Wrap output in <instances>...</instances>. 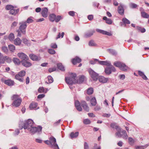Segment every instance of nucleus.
I'll return each mask as SVG.
<instances>
[{
	"label": "nucleus",
	"mask_w": 149,
	"mask_h": 149,
	"mask_svg": "<svg viewBox=\"0 0 149 149\" xmlns=\"http://www.w3.org/2000/svg\"><path fill=\"white\" fill-rule=\"evenodd\" d=\"M77 75L75 73H71L69 77H66L65 80L68 84L72 85L76 84Z\"/></svg>",
	"instance_id": "f257e3e1"
},
{
	"label": "nucleus",
	"mask_w": 149,
	"mask_h": 149,
	"mask_svg": "<svg viewBox=\"0 0 149 149\" xmlns=\"http://www.w3.org/2000/svg\"><path fill=\"white\" fill-rule=\"evenodd\" d=\"M11 100H13L12 105L16 107L19 106L22 101V99L19 95H13L11 97Z\"/></svg>",
	"instance_id": "f03ea898"
},
{
	"label": "nucleus",
	"mask_w": 149,
	"mask_h": 149,
	"mask_svg": "<svg viewBox=\"0 0 149 149\" xmlns=\"http://www.w3.org/2000/svg\"><path fill=\"white\" fill-rule=\"evenodd\" d=\"M34 122L31 119H29L24 122V126L22 127H21V129L23 128L24 129H27L28 130L30 129L33 125Z\"/></svg>",
	"instance_id": "7ed1b4c3"
},
{
	"label": "nucleus",
	"mask_w": 149,
	"mask_h": 149,
	"mask_svg": "<svg viewBox=\"0 0 149 149\" xmlns=\"http://www.w3.org/2000/svg\"><path fill=\"white\" fill-rule=\"evenodd\" d=\"M113 65L116 67H118L120 70L123 71H126L128 69V67L125 64L119 61L114 62Z\"/></svg>",
	"instance_id": "20e7f679"
},
{
	"label": "nucleus",
	"mask_w": 149,
	"mask_h": 149,
	"mask_svg": "<svg viewBox=\"0 0 149 149\" xmlns=\"http://www.w3.org/2000/svg\"><path fill=\"white\" fill-rule=\"evenodd\" d=\"M49 139L50 143V147L53 149H59L58 144L56 143V139L53 136L50 137Z\"/></svg>",
	"instance_id": "39448f33"
},
{
	"label": "nucleus",
	"mask_w": 149,
	"mask_h": 149,
	"mask_svg": "<svg viewBox=\"0 0 149 149\" xmlns=\"http://www.w3.org/2000/svg\"><path fill=\"white\" fill-rule=\"evenodd\" d=\"M88 71L93 80L95 81H97L98 78V74L90 68L88 69Z\"/></svg>",
	"instance_id": "423d86ee"
},
{
	"label": "nucleus",
	"mask_w": 149,
	"mask_h": 149,
	"mask_svg": "<svg viewBox=\"0 0 149 149\" xmlns=\"http://www.w3.org/2000/svg\"><path fill=\"white\" fill-rule=\"evenodd\" d=\"M42 129V127L41 126L38 125L37 127H35L33 125L28 130L33 134L36 132L40 134L41 132Z\"/></svg>",
	"instance_id": "0eeeda50"
},
{
	"label": "nucleus",
	"mask_w": 149,
	"mask_h": 149,
	"mask_svg": "<svg viewBox=\"0 0 149 149\" xmlns=\"http://www.w3.org/2000/svg\"><path fill=\"white\" fill-rule=\"evenodd\" d=\"M26 74V72L24 70H22L19 72L18 74L15 76V79L20 82H23L24 79L23 77Z\"/></svg>",
	"instance_id": "6e6552de"
},
{
	"label": "nucleus",
	"mask_w": 149,
	"mask_h": 149,
	"mask_svg": "<svg viewBox=\"0 0 149 149\" xmlns=\"http://www.w3.org/2000/svg\"><path fill=\"white\" fill-rule=\"evenodd\" d=\"M19 29L21 31L22 34L25 35L26 33V29L27 26V24H26L25 22L23 21L19 22Z\"/></svg>",
	"instance_id": "1a4fd4ad"
},
{
	"label": "nucleus",
	"mask_w": 149,
	"mask_h": 149,
	"mask_svg": "<svg viewBox=\"0 0 149 149\" xmlns=\"http://www.w3.org/2000/svg\"><path fill=\"white\" fill-rule=\"evenodd\" d=\"M74 104L76 108L79 111L82 110V108L84 107V103L83 102H82L80 103L78 100H76L74 102Z\"/></svg>",
	"instance_id": "9d476101"
},
{
	"label": "nucleus",
	"mask_w": 149,
	"mask_h": 149,
	"mask_svg": "<svg viewBox=\"0 0 149 149\" xmlns=\"http://www.w3.org/2000/svg\"><path fill=\"white\" fill-rule=\"evenodd\" d=\"M121 133L124 134V135H122V134L119 132H117L115 133V135L118 138L122 137L123 139H127L128 138V136L125 130H123Z\"/></svg>",
	"instance_id": "9b49d317"
},
{
	"label": "nucleus",
	"mask_w": 149,
	"mask_h": 149,
	"mask_svg": "<svg viewBox=\"0 0 149 149\" xmlns=\"http://www.w3.org/2000/svg\"><path fill=\"white\" fill-rule=\"evenodd\" d=\"M105 68L104 71L107 74H109L111 73L112 71L115 72L116 71L115 68L113 65H111Z\"/></svg>",
	"instance_id": "f8f14e48"
},
{
	"label": "nucleus",
	"mask_w": 149,
	"mask_h": 149,
	"mask_svg": "<svg viewBox=\"0 0 149 149\" xmlns=\"http://www.w3.org/2000/svg\"><path fill=\"white\" fill-rule=\"evenodd\" d=\"M29 59H25L22 60L21 61L22 65L24 66L26 68L29 67L32 65L31 63L28 61Z\"/></svg>",
	"instance_id": "ddd939ff"
},
{
	"label": "nucleus",
	"mask_w": 149,
	"mask_h": 149,
	"mask_svg": "<svg viewBox=\"0 0 149 149\" xmlns=\"http://www.w3.org/2000/svg\"><path fill=\"white\" fill-rule=\"evenodd\" d=\"M30 58L34 61H38L41 59V57L33 54H31L29 55Z\"/></svg>",
	"instance_id": "4468645a"
},
{
	"label": "nucleus",
	"mask_w": 149,
	"mask_h": 149,
	"mask_svg": "<svg viewBox=\"0 0 149 149\" xmlns=\"http://www.w3.org/2000/svg\"><path fill=\"white\" fill-rule=\"evenodd\" d=\"M17 55L22 60L29 59L28 56L24 53H19L17 54Z\"/></svg>",
	"instance_id": "2eb2a0df"
},
{
	"label": "nucleus",
	"mask_w": 149,
	"mask_h": 149,
	"mask_svg": "<svg viewBox=\"0 0 149 149\" xmlns=\"http://www.w3.org/2000/svg\"><path fill=\"white\" fill-rule=\"evenodd\" d=\"M120 4V6L118 7V11L119 14L121 15H123L124 12L123 7L122 4Z\"/></svg>",
	"instance_id": "dca6fc26"
},
{
	"label": "nucleus",
	"mask_w": 149,
	"mask_h": 149,
	"mask_svg": "<svg viewBox=\"0 0 149 149\" xmlns=\"http://www.w3.org/2000/svg\"><path fill=\"white\" fill-rule=\"evenodd\" d=\"M96 30V31L97 32L102 33L104 35H107L109 36H111L112 35V34L106 31H104L103 30L99 29H97Z\"/></svg>",
	"instance_id": "f3484780"
},
{
	"label": "nucleus",
	"mask_w": 149,
	"mask_h": 149,
	"mask_svg": "<svg viewBox=\"0 0 149 149\" xmlns=\"http://www.w3.org/2000/svg\"><path fill=\"white\" fill-rule=\"evenodd\" d=\"M48 9L47 8H43L42 11V15L43 17H46L48 16L47 13Z\"/></svg>",
	"instance_id": "a211bd4d"
},
{
	"label": "nucleus",
	"mask_w": 149,
	"mask_h": 149,
	"mask_svg": "<svg viewBox=\"0 0 149 149\" xmlns=\"http://www.w3.org/2000/svg\"><path fill=\"white\" fill-rule=\"evenodd\" d=\"M72 61L73 64L74 65H76L77 63H80L81 61V59L77 56L73 58Z\"/></svg>",
	"instance_id": "6ab92c4d"
},
{
	"label": "nucleus",
	"mask_w": 149,
	"mask_h": 149,
	"mask_svg": "<svg viewBox=\"0 0 149 149\" xmlns=\"http://www.w3.org/2000/svg\"><path fill=\"white\" fill-rule=\"evenodd\" d=\"M19 8H18L17 9H14V8H13L12 9L10 10L9 13L12 15L15 16L19 12Z\"/></svg>",
	"instance_id": "aec40b11"
},
{
	"label": "nucleus",
	"mask_w": 149,
	"mask_h": 149,
	"mask_svg": "<svg viewBox=\"0 0 149 149\" xmlns=\"http://www.w3.org/2000/svg\"><path fill=\"white\" fill-rule=\"evenodd\" d=\"M84 81V76L79 75L78 76V79H76V84H80L82 83Z\"/></svg>",
	"instance_id": "412c9836"
},
{
	"label": "nucleus",
	"mask_w": 149,
	"mask_h": 149,
	"mask_svg": "<svg viewBox=\"0 0 149 149\" xmlns=\"http://www.w3.org/2000/svg\"><path fill=\"white\" fill-rule=\"evenodd\" d=\"M4 83L6 85L10 86H13L14 84V81L10 79L5 80L4 81Z\"/></svg>",
	"instance_id": "4be33fe9"
},
{
	"label": "nucleus",
	"mask_w": 149,
	"mask_h": 149,
	"mask_svg": "<svg viewBox=\"0 0 149 149\" xmlns=\"http://www.w3.org/2000/svg\"><path fill=\"white\" fill-rule=\"evenodd\" d=\"M98 79L100 82L103 83L107 82L108 80L107 78H106L102 76L98 77Z\"/></svg>",
	"instance_id": "5701e85b"
},
{
	"label": "nucleus",
	"mask_w": 149,
	"mask_h": 149,
	"mask_svg": "<svg viewBox=\"0 0 149 149\" xmlns=\"http://www.w3.org/2000/svg\"><path fill=\"white\" fill-rule=\"evenodd\" d=\"M99 63L102 65H106L107 66H110L111 65L110 62L107 61H99Z\"/></svg>",
	"instance_id": "b1692460"
},
{
	"label": "nucleus",
	"mask_w": 149,
	"mask_h": 149,
	"mask_svg": "<svg viewBox=\"0 0 149 149\" xmlns=\"http://www.w3.org/2000/svg\"><path fill=\"white\" fill-rule=\"evenodd\" d=\"M56 17V15L54 13L50 14L49 16V20L52 22L55 21Z\"/></svg>",
	"instance_id": "393cba45"
},
{
	"label": "nucleus",
	"mask_w": 149,
	"mask_h": 149,
	"mask_svg": "<svg viewBox=\"0 0 149 149\" xmlns=\"http://www.w3.org/2000/svg\"><path fill=\"white\" fill-rule=\"evenodd\" d=\"M14 42L15 45H20L21 44L22 40L19 38H17L14 40Z\"/></svg>",
	"instance_id": "a878e982"
},
{
	"label": "nucleus",
	"mask_w": 149,
	"mask_h": 149,
	"mask_svg": "<svg viewBox=\"0 0 149 149\" xmlns=\"http://www.w3.org/2000/svg\"><path fill=\"white\" fill-rule=\"evenodd\" d=\"M79 133L78 132L74 133L73 132H71L70 134V136L71 139H72L74 138L77 137L78 136Z\"/></svg>",
	"instance_id": "bb28decb"
},
{
	"label": "nucleus",
	"mask_w": 149,
	"mask_h": 149,
	"mask_svg": "<svg viewBox=\"0 0 149 149\" xmlns=\"http://www.w3.org/2000/svg\"><path fill=\"white\" fill-rule=\"evenodd\" d=\"M103 19V20L105 21V22L106 23L109 24H111L112 23V20L108 18L106 16L104 17Z\"/></svg>",
	"instance_id": "cd10ccee"
},
{
	"label": "nucleus",
	"mask_w": 149,
	"mask_h": 149,
	"mask_svg": "<svg viewBox=\"0 0 149 149\" xmlns=\"http://www.w3.org/2000/svg\"><path fill=\"white\" fill-rule=\"evenodd\" d=\"M91 103L92 106H95L97 104V102L95 97H93L91 100Z\"/></svg>",
	"instance_id": "c85d7f7f"
},
{
	"label": "nucleus",
	"mask_w": 149,
	"mask_h": 149,
	"mask_svg": "<svg viewBox=\"0 0 149 149\" xmlns=\"http://www.w3.org/2000/svg\"><path fill=\"white\" fill-rule=\"evenodd\" d=\"M13 61L15 64L17 65H19L21 63V61H20L18 58L16 57L13 58Z\"/></svg>",
	"instance_id": "c756f323"
},
{
	"label": "nucleus",
	"mask_w": 149,
	"mask_h": 149,
	"mask_svg": "<svg viewBox=\"0 0 149 149\" xmlns=\"http://www.w3.org/2000/svg\"><path fill=\"white\" fill-rule=\"evenodd\" d=\"M38 104L37 103L32 102L31 103L29 106V107L30 109L32 110L36 108Z\"/></svg>",
	"instance_id": "7c9ffc66"
},
{
	"label": "nucleus",
	"mask_w": 149,
	"mask_h": 149,
	"mask_svg": "<svg viewBox=\"0 0 149 149\" xmlns=\"http://www.w3.org/2000/svg\"><path fill=\"white\" fill-rule=\"evenodd\" d=\"M95 31L94 30L90 31L89 32L86 33L85 34V36L86 38L90 37L93 35V34L95 33Z\"/></svg>",
	"instance_id": "2f4dec72"
},
{
	"label": "nucleus",
	"mask_w": 149,
	"mask_h": 149,
	"mask_svg": "<svg viewBox=\"0 0 149 149\" xmlns=\"http://www.w3.org/2000/svg\"><path fill=\"white\" fill-rule=\"evenodd\" d=\"M57 67L60 70L64 71L65 70L64 67L62 65L61 63H58L57 64Z\"/></svg>",
	"instance_id": "473e14b6"
},
{
	"label": "nucleus",
	"mask_w": 149,
	"mask_h": 149,
	"mask_svg": "<svg viewBox=\"0 0 149 149\" xmlns=\"http://www.w3.org/2000/svg\"><path fill=\"white\" fill-rule=\"evenodd\" d=\"M93 88L92 87H90L87 89L86 93L88 95H91L93 93Z\"/></svg>",
	"instance_id": "72a5a7b5"
},
{
	"label": "nucleus",
	"mask_w": 149,
	"mask_h": 149,
	"mask_svg": "<svg viewBox=\"0 0 149 149\" xmlns=\"http://www.w3.org/2000/svg\"><path fill=\"white\" fill-rule=\"evenodd\" d=\"M108 51L109 53L113 55L116 56L117 54V52L114 49H109Z\"/></svg>",
	"instance_id": "f704fd0d"
},
{
	"label": "nucleus",
	"mask_w": 149,
	"mask_h": 149,
	"mask_svg": "<svg viewBox=\"0 0 149 149\" xmlns=\"http://www.w3.org/2000/svg\"><path fill=\"white\" fill-rule=\"evenodd\" d=\"M136 28L141 33H144L146 31V29L144 28H142L139 26H137Z\"/></svg>",
	"instance_id": "c9c22d12"
},
{
	"label": "nucleus",
	"mask_w": 149,
	"mask_h": 149,
	"mask_svg": "<svg viewBox=\"0 0 149 149\" xmlns=\"http://www.w3.org/2000/svg\"><path fill=\"white\" fill-rule=\"evenodd\" d=\"M88 45L90 46H96L97 45V44L95 43L94 41L93 40L89 41Z\"/></svg>",
	"instance_id": "e433bc0d"
},
{
	"label": "nucleus",
	"mask_w": 149,
	"mask_h": 149,
	"mask_svg": "<svg viewBox=\"0 0 149 149\" xmlns=\"http://www.w3.org/2000/svg\"><path fill=\"white\" fill-rule=\"evenodd\" d=\"M8 47L9 49L12 52H13L15 49V46L13 45H10Z\"/></svg>",
	"instance_id": "4c0bfd02"
},
{
	"label": "nucleus",
	"mask_w": 149,
	"mask_h": 149,
	"mask_svg": "<svg viewBox=\"0 0 149 149\" xmlns=\"http://www.w3.org/2000/svg\"><path fill=\"white\" fill-rule=\"evenodd\" d=\"M14 38V35L13 33H11L8 36V39L10 41H13V40Z\"/></svg>",
	"instance_id": "58836bf2"
},
{
	"label": "nucleus",
	"mask_w": 149,
	"mask_h": 149,
	"mask_svg": "<svg viewBox=\"0 0 149 149\" xmlns=\"http://www.w3.org/2000/svg\"><path fill=\"white\" fill-rule=\"evenodd\" d=\"M142 16L145 18H149V15L145 12H142L141 13Z\"/></svg>",
	"instance_id": "ea45409f"
},
{
	"label": "nucleus",
	"mask_w": 149,
	"mask_h": 149,
	"mask_svg": "<svg viewBox=\"0 0 149 149\" xmlns=\"http://www.w3.org/2000/svg\"><path fill=\"white\" fill-rule=\"evenodd\" d=\"M14 8L13 6L10 5H8L6 6L5 9L6 10H11Z\"/></svg>",
	"instance_id": "a19ab883"
},
{
	"label": "nucleus",
	"mask_w": 149,
	"mask_h": 149,
	"mask_svg": "<svg viewBox=\"0 0 149 149\" xmlns=\"http://www.w3.org/2000/svg\"><path fill=\"white\" fill-rule=\"evenodd\" d=\"M64 33L62 32L61 33L60 32L57 35V37L56 38V40H57L58 38H60L61 37V38H63L64 36Z\"/></svg>",
	"instance_id": "79ce46f5"
},
{
	"label": "nucleus",
	"mask_w": 149,
	"mask_h": 149,
	"mask_svg": "<svg viewBox=\"0 0 149 149\" xmlns=\"http://www.w3.org/2000/svg\"><path fill=\"white\" fill-rule=\"evenodd\" d=\"M31 17H29L26 21H24V22H25L26 24H27V23L30 24L32 23L33 21V20L31 18Z\"/></svg>",
	"instance_id": "37998d69"
},
{
	"label": "nucleus",
	"mask_w": 149,
	"mask_h": 149,
	"mask_svg": "<svg viewBox=\"0 0 149 149\" xmlns=\"http://www.w3.org/2000/svg\"><path fill=\"white\" fill-rule=\"evenodd\" d=\"M4 58L5 59V61H6V62L8 63H10L12 61V59L10 57L7 56H5Z\"/></svg>",
	"instance_id": "c03bdc74"
},
{
	"label": "nucleus",
	"mask_w": 149,
	"mask_h": 149,
	"mask_svg": "<svg viewBox=\"0 0 149 149\" xmlns=\"http://www.w3.org/2000/svg\"><path fill=\"white\" fill-rule=\"evenodd\" d=\"M130 6L131 8H135L138 7V6L135 3H131L130 4Z\"/></svg>",
	"instance_id": "a18cd8bd"
},
{
	"label": "nucleus",
	"mask_w": 149,
	"mask_h": 149,
	"mask_svg": "<svg viewBox=\"0 0 149 149\" xmlns=\"http://www.w3.org/2000/svg\"><path fill=\"white\" fill-rule=\"evenodd\" d=\"M22 41L23 43L27 45L29 44L28 40L25 38H23L22 39Z\"/></svg>",
	"instance_id": "49530a36"
},
{
	"label": "nucleus",
	"mask_w": 149,
	"mask_h": 149,
	"mask_svg": "<svg viewBox=\"0 0 149 149\" xmlns=\"http://www.w3.org/2000/svg\"><path fill=\"white\" fill-rule=\"evenodd\" d=\"M62 17L60 15H57L56 16V19H55V21L56 22H58L60 20L62 19Z\"/></svg>",
	"instance_id": "de8ad7c7"
},
{
	"label": "nucleus",
	"mask_w": 149,
	"mask_h": 149,
	"mask_svg": "<svg viewBox=\"0 0 149 149\" xmlns=\"http://www.w3.org/2000/svg\"><path fill=\"white\" fill-rule=\"evenodd\" d=\"M122 21L123 23L125 24H130V22L129 20L127 19L126 18H124L122 19Z\"/></svg>",
	"instance_id": "09e8293b"
},
{
	"label": "nucleus",
	"mask_w": 149,
	"mask_h": 149,
	"mask_svg": "<svg viewBox=\"0 0 149 149\" xmlns=\"http://www.w3.org/2000/svg\"><path fill=\"white\" fill-rule=\"evenodd\" d=\"M84 110L87 112L89 111V108L87 105V104L84 101Z\"/></svg>",
	"instance_id": "8fccbe9b"
},
{
	"label": "nucleus",
	"mask_w": 149,
	"mask_h": 149,
	"mask_svg": "<svg viewBox=\"0 0 149 149\" xmlns=\"http://www.w3.org/2000/svg\"><path fill=\"white\" fill-rule=\"evenodd\" d=\"M48 81L49 83H51L53 81V79L51 76L49 75L47 77Z\"/></svg>",
	"instance_id": "3c124183"
},
{
	"label": "nucleus",
	"mask_w": 149,
	"mask_h": 149,
	"mask_svg": "<svg viewBox=\"0 0 149 149\" xmlns=\"http://www.w3.org/2000/svg\"><path fill=\"white\" fill-rule=\"evenodd\" d=\"M48 52L50 54H54L55 53V50L52 49H49L48 50Z\"/></svg>",
	"instance_id": "603ef678"
},
{
	"label": "nucleus",
	"mask_w": 149,
	"mask_h": 149,
	"mask_svg": "<svg viewBox=\"0 0 149 149\" xmlns=\"http://www.w3.org/2000/svg\"><path fill=\"white\" fill-rule=\"evenodd\" d=\"M2 49L3 51L5 53H7L8 52V50L7 47H2Z\"/></svg>",
	"instance_id": "864d4df0"
},
{
	"label": "nucleus",
	"mask_w": 149,
	"mask_h": 149,
	"mask_svg": "<svg viewBox=\"0 0 149 149\" xmlns=\"http://www.w3.org/2000/svg\"><path fill=\"white\" fill-rule=\"evenodd\" d=\"M148 146L145 145L144 146H136V149H144L145 148H146Z\"/></svg>",
	"instance_id": "5fc2aeb1"
},
{
	"label": "nucleus",
	"mask_w": 149,
	"mask_h": 149,
	"mask_svg": "<svg viewBox=\"0 0 149 149\" xmlns=\"http://www.w3.org/2000/svg\"><path fill=\"white\" fill-rule=\"evenodd\" d=\"M38 91L39 93H43L44 91V88L43 87H40L38 88Z\"/></svg>",
	"instance_id": "6e6d98bb"
},
{
	"label": "nucleus",
	"mask_w": 149,
	"mask_h": 149,
	"mask_svg": "<svg viewBox=\"0 0 149 149\" xmlns=\"http://www.w3.org/2000/svg\"><path fill=\"white\" fill-rule=\"evenodd\" d=\"M5 61V59L4 58V56L3 57V56L1 58H0V63L3 64L4 63Z\"/></svg>",
	"instance_id": "4d7b16f0"
},
{
	"label": "nucleus",
	"mask_w": 149,
	"mask_h": 149,
	"mask_svg": "<svg viewBox=\"0 0 149 149\" xmlns=\"http://www.w3.org/2000/svg\"><path fill=\"white\" fill-rule=\"evenodd\" d=\"M20 133V131L19 129H16L15 130L14 132V134L15 136L19 134Z\"/></svg>",
	"instance_id": "13d9d810"
},
{
	"label": "nucleus",
	"mask_w": 149,
	"mask_h": 149,
	"mask_svg": "<svg viewBox=\"0 0 149 149\" xmlns=\"http://www.w3.org/2000/svg\"><path fill=\"white\" fill-rule=\"evenodd\" d=\"M91 123V121L88 119H84V124H89Z\"/></svg>",
	"instance_id": "bf43d9fd"
},
{
	"label": "nucleus",
	"mask_w": 149,
	"mask_h": 149,
	"mask_svg": "<svg viewBox=\"0 0 149 149\" xmlns=\"http://www.w3.org/2000/svg\"><path fill=\"white\" fill-rule=\"evenodd\" d=\"M56 68L55 67L53 68H50L48 69V71L50 72H52L55 71L56 70Z\"/></svg>",
	"instance_id": "052dcab7"
},
{
	"label": "nucleus",
	"mask_w": 149,
	"mask_h": 149,
	"mask_svg": "<svg viewBox=\"0 0 149 149\" xmlns=\"http://www.w3.org/2000/svg\"><path fill=\"white\" fill-rule=\"evenodd\" d=\"M18 24V22L16 21L14 22L11 25V28H13L16 26Z\"/></svg>",
	"instance_id": "680f3d73"
},
{
	"label": "nucleus",
	"mask_w": 149,
	"mask_h": 149,
	"mask_svg": "<svg viewBox=\"0 0 149 149\" xmlns=\"http://www.w3.org/2000/svg\"><path fill=\"white\" fill-rule=\"evenodd\" d=\"M2 88L0 87V100L3 97V95L2 94V93L4 94L3 93L4 92L2 91Z\"/></svg>",
	"instance_id": "e2e57ef3"
},
{
	"label": "nucleus",
	"mask_w": 149,
	"mask_h": 149,
	"mask_svg": "<svg viewBox=\"0 0 149 149\" xmlns=\"http://www.w3.org/2000/svg\"><path fill=\"white\" fill-rule=\"evenodd\" d=\"M87 18L89 20H92L93 19V15H88L87 16Z\"/></svg>",
	"instance_id": "0e129e2a"
},
{
	"label": "nucleus",
	"mask_w": 149,
	"mask_h": 149,
	"mask_svg": "<svg viewBox=\"0 0 149 149\" xmlns=\"http://www.w3.org/2000/svg\"><path fill=\"white\" fill-rule=\"evenodd\" d=\"M24 122H21L19 123V127L20 130H22V129H21V127H23L24 126Z\"/></svg>",
	"instance_id": "69168bd1"
},
{
	"label": "nucleus",
	"mask_w": 149,
	"mask_h": 149,
	"mask_svg": "<svg viewBox=\"0 0 149 149\" xmlns=\"http://www.w3.org/2000/svg\"><path fill=\"white\" fill-rule=\"evenodd\" d=\"M68 14L70 15L73 17L75 15V12L74 11H70L68 12Z\"/></svg>",
	"instance_id": "338daca9"
},
{
	"label": "nucleus",
	"mask_w": 149,
	"mask_h": 149,
	"mask_svg": "<svg viewBox=\"0 0 149 149\" xmlns=\"http://www.w3.org/2000/svg\"><path fill=\"white\" fill-rule=\"evenodd\" d=\"M93 149H101L100 147H98L96 143H94V147Z\"/></svg>",
	"instance_id": "774afa93"
}]
</instances>
